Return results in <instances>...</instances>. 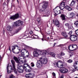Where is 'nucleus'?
I'll return each mask as SVG.
<instances>
[{"instance_id": "de8ad7c7", "label": "nucleus", "mask_w": 78, "mask_h": 78, "mask_svg": "<svg viewBox=\"0 0 78 78\" xmlns=\"http://www.w3.org/2000/svg\"><path fill=\"white\" fill-rule=\"evenodd\" d=\"M30 34H33V31H30Z\"/></svg>"}, {"instance_id": "603ef678", "label": "nucleus", "mask_w": 78, "mask_h": 78, "mask_svg": "<svg viewBox=\"0 0 78 78\" xmlns=\"http://www.w3.org/2000/svg\"><path fill=\"white\" fill-rule=\"evenodd\" d=\"M20 52L19 51V52H15V54H19V53H20Z\"/></svg>"}, {"instance_id": "13d9d810", "label": "nucleus", "mask_w": 78, "mask_h": 78, "mask_svg": "<svg viewBox=\"0 0 78 78\" xmlns=\"http://www.w3.org/2000/svg\"><path fill=\"white\" fill-rule=\"evenodd\" d=\"M76 9H77V10H78V5L77 6Z\"/></svg>"}, {"instance_id": "4be33fe9", "label": "nucleus", "mask_w": 78, "mask_h": 78, "mask_svg": "<svg viewBox=\"0 0 78 78\" xmlns=\"http://www.w3.org/2000/svg\"><path fill=\"white\" fill-rule=\"evenodd\" d=\"M68 49L69 50H71V51H73V47L72 46V44H71L69 46Z\"/></svg>"}, {"instance_id": "4468645a", "label": "nucleus", "mask_w": 78, "mask_h": 78, "mask_svg": "<svg viewBox=\"0 0 78 78\" xmlns=\"http://www.w3.org/2000/svg\"><path fill=\"white\" fill-rule=\"evenodd\" d=\"M61 34L62 35L64 36V37H68L67 34L66 32H62Z\"/></svg>"}, {"instance_id": "c756f323", "label": "nucleus", "mask_w": 78, "mask_h": 78, "mask_svg": "<svg viewBox=\"0 0 78 78\" xmlns=\"http://www.w3.org/2000/svg\"><path fill=\"white\" fill-rule=\"evenodd\" d=\"M46 15H47V16H43V17H47V16H49V15H50V12H49V11H47L46 12Z\"/></svg>"}, {"instance_id": "680f3d73", "label": "nucleus", "mask_w": 78, "mask_h": 78, "mask_svg": "<svg viewBox=\"0 0 78 78\" xmlns=\"http://www.w3.org/2000/svg\"><path fill=\"white\" fill-rule=\"evenodd\" d=\"M43 39H44L43 38L41 39L42 41H44V40H43Z\"/></svg>"}, {"instance_id": "0e129e2a", "label": "nucleus", "mask_w": 78, "mask_h": 78, "mask_svg": "<svg viewBox=\"0 0 78 78\" xmlns=\"http://www.w3.org/2000/svg\"><path fill=\"white\" fill-rule=\"evenodd\" d=\"M75 78H78V77H75Z\"/></svg>"}, {"instance_id": "ddd939ff", "label": "nucleus", "mask_w": 78, "mask_h": 78, "mask_svg": "<svg viewBox=\"0 0 78 78\" xmlns=\"http://www.w3.org/2000/svg\"><path fill=\"white\" fill-rule=\"evenodd\" d=\"M55 24L56 25V26L58 28H59V27H61V26H60L61 24L59 23V21H58V20H55Z\"/></svg>"}, {"instance_id": "39448f33", "label": "nucleus", "mask_w": 78, "mask_h": 78, "mask_svg": "<svg viewBox=\"0 0 78 78\" xmlns=\"http://www.w3.org/2000/svg\"><path fill=\"white\" fill-rule=\"evenodd\" d=\"M56 65L58 67V68H62L63 67V62L59 60L56 63Z\"/></svg>"}, {"instance_id": "423d86ee", "label": "nucleus", "mask_w": 78, "mask_h": 78, "mask_svg": "<svg viewBox=\"0 0 78 78\" xmlns=\"http://www.w3.org/2000/svg\"><path fill=\"white\" fill-rule=\"evenodd\" d=\"M23 22L20 20H18L14 23V25L15 26H21L23 25Z\"/></svg>"}, {"instance_id": "b1692460", "label": "nucleus", "mask_w": 78, "mask_h": 78, "mask_svg": "<svg viewBox=\"0 0 78 78\" xmlns=\"http://www.w3.org/2000/svg\"><path fill=\"white\" fill-rule=\"evenodd\" d=\"M9 67V66H8V65L7 67V73H11V71H9V70H10L11 69H10V68Z\"/></svg>"}, {"instance_id": "4c0bfd02", "label": "nucleus", "mask_w": 78, "mask_h": 78, "mask_svg": "<svg viewBox=\"0 0 78 78\" xmlns=\"http://www.w3.org/2000/svg\"><path fill=\"white\" fill-rule=\"evenodd\" d=\"M72 32H73L72 30L70 31L69 33H68L69 34V35H71V34H72Z\"/></svg>"}, {"instance_id": "6e6d98bb", "label": "nucleus", "mask_w": 78, "mask_h": 78, "mask_svg": "<svg viewBox=\"0 0 78 78\" xmlns=\"http://www.w3.org/2000/svg\"><path fill=\"white\" fill-rule=\"evenodd\" d=\"M1 59H2V56H1V55H0V60H1Z\"/></svg>"}, {"instance_id": "f257e3e1", "label": "nucleus", "mask_w": 78, "mask_h": 78, "mask_svg": "<svg viewBox=\"0 0 78 78\" xmlns=\"http://www.w3.org/2000/svg\"><path fill=\"white\" fill-rule=\"evenodd\" d=\"M40 55H44L42 56L40 58V60H38L37 62V67L38 68H41L42 67L43 64H47V59L46 57L45 56L47 55V51L45 50H42L41 51L39 52Z\"/></svg>"}, {"instance_id": "1a4fd4ad", "label": "nucleus", "mask_w": 78, "mask_h": 78, "mask_svg": "<svg viewBox=\"0 0 78 78\" xmlns=\"http://www.w3.org/2000/svg\"><path fill=\"white\" fill-rule=\"evenodd\" d=\"M19 17V14L17 13L15 14V15H13L11 16L10 18V19H12V20H15V19H17V18Z\"/></svg>"}, {"instance_id": "8fccbe9b", "label": "nucleus", "mask_w": 78, "mask_h": 78, "mask_svg": "<svg viewBox=\"0 0 78 78\" xmlns=\"http://www.w3.org/2000/svg\"><path fill=\"white\" fill-rule=\"evenodd\" d=\"M9 0H7V5H8V3H9Z\"/></svg>"}, {"instance_id": "c03bdc74", "label": "nucleus", "mask_w": 78, "mask_h": 78, "mask_svg": "<svg viewBox=\"0 0 78 78\" xmlns=\"http://www.w3.org/2000/svg\"><path fill=\"white\" fill-rule=\"evenodd\" d=\"M52 75L53 76H56V74L55 73H52Z\"/></svg>"}, {"instance_id": "052dcab7", "label": "nucleus", "mask_w": 78, "mask_h": 78, "mask_svg": "<svg viewBox=\"0 0 78 78\" xmlns=\"http://www.w3.org/2000/svg\"><path fill=\"white\" fill-rule=\"evenodd\" d=\"M47 39H50V38H49V37H48Z\"/></svg>"}, {"instance_id": "79ce46f5", "label": "nucleus", "mask_w": 78, "mask_h": 78, "mask_svg": "<svg viewBox=\"0 0 78 78\" xmlns=\"http://www.w3.org/2000/svg\"><path fill=\"white\" fill-rule=\"evenodd\" d=\"M57 47H63V44H60L59 45L57 46Z\"/></svg>"}, {"instance_id": "4d7b16f0", "label": "nucleus", "mask_w": 78, "mask_h": 78, "mask_svg": "<svg viewBox=\"0 0 78 78\" xmlns=\"http://www.w3.org/2000/svg\"><path fill=\"white\" fill-rule=\"evenodd\" d=\"M20 30H22V27H20Z\"/></svg>"}, {"instance_id": "e433bc0d", "label": "nucleus", "mask_w": 78, "mask_h": 78, "mask_svg": "<svg viewBox=\"0 0 78 78\" xmlns=\"http://www.w3.org/2000/svg\"><path fill=\"white\" fill-rule=\"evenodd\" d=\"M23 58H20V59L19 61H20V62H22V63H23Z\"/></svg>"}, {"instance_id": "dca6fc26", "label": "nucleus", "mask_w": 78, "mask_h": 78, "mask_svg": "<svg viewBox=\"0 0 78 78\" xmlns=\"http://www.w3.org/2000/svg\"><path fill=\"white\" fill-rule=\"evenodd\" d=\"M33 54L34 56V57H37V56H38L39 55V54L38 53L37 51H34L33 53Z\"/></svg>"}, {"instance_id": "37998d69", "label": "nucleus", "mask_w": 78, "mask_h": 78, "mask_svg": "<svg viewBox=\"0 0 78 78\" xmlns=\"http://www.w3.org/2000/svg\"><path fill=\"white\" fill-rule=\"evenodd\" d=\"M65 26H66V27H69V24L68 23H66L65 24Z\"/></svg>"}, {"instance_id": "473e14b6", "label": "nucleus", "mask_w": 78, "mask_h": 78, "mask_svg": "<svg viewBox=\"0 0 78 78\" xmlns=\"http://www.w3.org/2000/svg\"><path fill=\"white\" fill-rule=\"evenodd\" d=\"M62 55H61V54H59L58 55V58H59L60 59H61L62 58Z\"/></svg>"}, {"instance_id": "2f4dec72", "label": "nucleus", "mask_w": 78, "mask_h": 78, "mask_svg": "<svg viewBox=\"0 0 78 78\" xmlns=\"http://www.w3.org/2000/svg\"><path fill=\"white\" fill-rule=\"evenodd\" d=\"M67 62L69 63H71L73 62V60L72 59H69L67 61Z\"/></svg>"}, {"instance_id": "f03ea898", "label": "nucleus", "mask_w": 78, "mask_h": 78, "mask_svg": "<svg viewBox=\"0 0 78 78\" xmlns=\"http://www.w3.org/2000/svg\"><path fill=\"white\" fill-rule=\"evenodd\" d=\"M24 67L23 66H19V65H18L17 67V71L21 73H23V69H24L26 72H30V69H31V68L30 67L29 65L25 63L24 64Z\"/></svg>"}, {"instance_id": "5fc2aeb1", "label": "nucleus", "mask_w": 78, "mask_h": 78, "mask_svg": "<svg viewBox=\"0 0 78 78\" xmlns=\"http://www.w3.org/2000/svg\"><path fill=\"white\" fill-rule=\"evenodd\" d=\"M56 45V43H54V44L53 45H54V47H55V45Z\"/></svg>"}, {"instance_id": "49530a36", "label": "nucleus", "mask_w": 78, "mask_h": 78, "mask_svg": "<svg viewBox=\"0 0 78 78\" xmlns=\"http://www.w3.org/2000/svg\"><path fill=\"white\" fill-rule=\"evenodd\" d=\"M27 62V60H25L24 61H23V63H25Z\"/></svg>"}, {"instance_id": "6e6552de", "label": "nucleus", "mask_w": 78, "mask_h": 78, "mask_svg": "<svg viewBox=\"0 0 78 78\" xmlns=\"http://www.w3.org/2000/svg\"><path fill=\"white\" fill-rule=\"evenodd\" d=\"M59 7V6H57L55 9H54L53 12L55 14H54L55 16H56V15H58L59 14H61V12H60V10L58 11L56 8Z\"/></svg>"}, {"instance_id": "338daca9", "label": "nucleus", "mask_w": 78, "mask_h": 78, "mask_svg": "<svg viewBox=\"0 0 78 78\" xmlns=\"http://www.w3.org/2000/svg\"><path fill=\"white\" fill-rule=\"evenodd\" d=\"M3 32H5V30H4L3 31Z\"/></svg>"}, {"instance_id": "0eeeda50", "label": "nucleus", "mask_w": 78, "mask_h": 78, "mask_svg": "<svg viewBox=\"0 0 78 78\" xmlns=\"http://www.w3.org/2000/svg\"><path fill=\"white\" fill-rule=\"evenodd\" d=\"M70 38L72 41H75L77 40L78 37L77 36L75 35H72L70 36Z\"/></svg>"}, {"instance_id": "c9c22d12", "label": "nucleus", "mask_w": 78, "mask_h": 78, "mask_svg": "<svg viewBox=\"0 0 78 78\" xmlns=\"http://www.w3.org/2000/svg\"><path fill=\"white\" fill-rule=\"evenodd\" d=\"M70 53H71V54L70 55L71 56H72L74 55V52L73 51V52H70Z\"/></svg>"}, {"instance_id": "a19ab883", "label": "nucleus", "mask_w": 78, "mask_h": 78, "mask_svg": "<svg viewBox=\"0 0 78 78\" xmlns=\"http://www.w3.org/2000/svg\"><path fill=\"white\" fill-rule=\"evenodd\" d=\"M75 33L76 34V35H77V36H78V30H76Z\"/></svg>"}, {"instance_id": "72a5a7b5", "label": "nucleus", "mask_w": 78, "mask_h": 78, "mask_svg": "<svg viewBox=\"0 0 78 78\" xmlns=\"http://www.w3.org/2000/svg\"><path fill=\"white\" fill-rule=\"evenodd\" d=\"M30 65L31 67H34V63L32 62L30 64Z\"/></svg>"}, {"instance_id": "412c9836", "label": "nucleus", "mask_w": 78, "mask_h": 78, "mask_svg": "<svg viewBox=\"0 0 78 78\" xmlns=\"http://www.w3.org/2000/svg\"><path fill=\"white\" fill-rule=\"evenodd\" d=\"M65 8L66 9H67L69 11H71L72 9V8L69 6L66 5L65 6Z\"/></svg>"}, {"instance_id": "7c9ffc66", "label": "nucleus", "mask_w": 78, "mask_h": 78, "mask_svg": "<svg viewBox=\"0 0 78 78\" xmlns=\"http://www.w3.org/2000/svg\"><path fill=\"white\" fill-rule=\"evenodd\" d=\"M74 24L76 25V28H78V21H76L75 23Z\"/></svg>"}, {"instance_id": "58836bf2", "label": "nucleus", "mask_w": 78, "mask_h": 78, "mask_svg": "<svg viewBox=\"0 0 78 78\" xmlns=\"http://www.w3.org/2000/svg\"><path fill=\"white\" fill-rule=\"evenodd\" d=\"M60 54H61V56H64V55H65V54L63 52H61Z\"/></svg>"}, {"instance_id": "9d476101", "label": "nucleus", "mask_w": 78, "mask_h": 78, "mask_svg": "<svg viewBox=\"0 0 78 78\" xmlns=\"http://www.w3.org/2000/svg\"><path fill=\"white\" fill-rule=\"evenodd\" d=\"M65 6V2H63L60 5L59 8L61 10H62L64 9V7Z\"/></svg>"}, {"instance_id": "aec40b11", "label": "nucleus", "mask_w": 78, "mask_h": 78, "mask_svg": "<svg viewBox=\"0 0 78 78\" xmlns=\"http://www.w3.org/2000/svg\"><path fill=\"white\" fill-rule=\"evenodd\" d=\"M69 15L72 18H75V14L73 12L71 13Z\"/></svg>"}, {"instance_id": "7ed1b4c3", "label": "nucleus", "mask_w": 78, "mask_h": 78, "mask_svg": "<svg viewBox=\"0 0 78 78\" xmlns=\"http://www.w3.org/2000/svg\"><path fill=\"white\" fill-rule=\"evenodd\" d=\"M48 2H44L42 6L41 9L40 10V12H42L46 11V9L48 7Z\"/></svg>"}, {"instance_id": "6ab92c4d", "label": "nucleus", "mask_w": 78, "mask_h": 78, "mask_svg": "<svg viewBox=\"0 0 78 78\" xmlns=\"http://www.w3.org/2000/svg\"><path fill=\"white\" fill-rule=\"evenodd\" d=\"M73 47V50H76L77 48H78V47H77V45L75 44H72Z\"/></svg>"}, {"instance_id": "e2e57ef3", "label": "nucleus", "mask_w": 78, "mask_h": 78, "mask_svg": "<svg viewBox=\"0 0 78 78\" xmlns=\"http://www.w3.org/2000/svg\"><path fill=\"white\" fill-rule=\"evenodd\" d=\"M2 76V75H0V77H1V76Z\"/></svg>"}, {"instance_id": "864d4df0", "label": "nucleus", "mask_w": 78, "mask_h": 78, "mask_svg": "<svg viewBox=\"0 0 78 78\" xmlns=\"http://www.w3.org/2000/svg\"><path fill=\"white\" fill-rule=\"evenodd\" d=\"M9 50H11V47L9 46Z\"/></svg>"}, {"instance_id": "f704fd0d", "label": "nucleus", "mask_w": 78, "mask_h": 78, "mask_svg": "<svg viewBox=\"0 0 78 78\" xmlns=\"http://www.w3.org/2000/svg\"><path fill=\"white\" fill-rule=\"evenodd\" d=\"M37 20L38 22H39L41 21V18H37Z\"/></svg>"}, {"instance_id": "9b49d317", "label": "nucleus", "mask_w": 78, "mask_h": 78, "mask_svg": "<svg viewBox=\"0 0 78 78\" xmlns=\"http://www.w3.org/2000/svg\"><path fill=\"white\" fill-rule=\"evenodd\" d=\"M60 72L62 73H66L68 72V69L66 68H63L60 70Z\"/></svg>"}, {"instance_id": "f3484780", "label": "nucleus", "mask_w": 78, "mask_h": 78, "mask_svg": "<svg viewBox=\"0 0 78 78\" xmlns=\"http://www.w3.org/2000/svg\"><path fill=\"white\" fill-rule=\"evenodd\" d=\"M9 68H10V70H14V72H15V73L16 74H17V71H16V68H15V67H14V68H12V66H10L9 67Z\"/></svg>"}, {"instance_id": "09e8293b", "label": "nucleus", "mask_w": 78, "mask_h": 78, "mask_svg": "<svg viewBox=\"0 0 78 78\" xmlns=\"http://www.w3.org/2000/svg\"><path fill=\"white\" fill-rule=\"evenodd\" d=\"M19 32V30H17L16 31V33H17Z\"/></svg>"}, {"instance_id": "2eb2a0df", "label": "nucleus", "mask_w": 78, "mask_h": 78, "mask_svg": "<svg viewBox=\"0 0 78 78\" xmlns=\"http://www.w3.org/2000/svg\"><path fill=\"white\" fill-rule=\"evenodd\" d=\"M32 75L31 73L27 74L25 75V77L27 78H33V77H31Z\"/></svg>"}, {"instance_id": "ea45409f", "label": "nucleus", "mask_w": 78, "mask_h": 78, "mask_svg": "<svg viewBox=\"0 0 78 78\" xmlns=\"http://www.w3.org/2000/svg\"><path fill=\"white\" fill-rule=\"evenodd\" d=\"M14 78V76L13 75H11L10 76L9 78Z\"/></svg>"}, {"instance_id": "5701e85b", "label": "nucleus", "mask_w": 78, "mask_h": 78, "mask_svg": "<svg viewBox=\"0 0 78 78\" xmlns=\"http://www.w3.org/2000/svg\"><path fill=\"white\" fill-rule=\"evenodd\" d=\"M11 62L13 66V68H14V69H15L14 67H15V62H14V61L13 60H11Z\"/></svg>"}, {"instance_id": "f8f14e48", "label": "nucleus", "mask_w": 78, "mask_h": 78, "mask_svg": "<svg viewBox=\"0 0 78 78\" xmlns=\"http://www.w3.org/2000/svg\"><path fill=\"white\" fill-rule=\"evenodd\" d=\"M78 61H75L73 63V66L74 67L75 69L78 70L77 69V66L78 65Z\"/></svg>"}, {"instance_id": "a211bd4d", "label": "nucleus", "mask_w": 78, "mask_h": 78, "mask_svg": "<svg viewBox=\"0 0 78 78\" xmlns=\"http://www.w3.org/2000/svg\"><path fill=\"white\" fill-rule=\"evenodd\" d=\"M7 30L9 31H11L12 30V28L11 26L8 25L7 27Z\"/></svg>"}, {"instance_id": "a878e982", "label": "nucleus", "mask_w": 78, "mask_h": 78, "mask_svg": "<svg viewBox=\"0 0 78 78\" xmlns=\"http://www.w3.org/2000/svg\"><path fill=\"white\" fill-rule=\"evenodd\" d=\"M61 17L62 20H66V18L65 17V16L64 15L62 14L61 15Z\"/></svg>"}, {"instance_id": "69168bd1", "label": "nucleus", "mask_w": 78, "mask_h": 78, "mask_svg": "<svg viewBox=\"0 0 78 78\" xmlns=\"http://www.w3.org/2000/svg\"><path fill=\"white\" fill-rule=\"evenodd\" d=\"M19 51H20V49H19Z\"/></svg>"}, {"instance_id": "393cba45", "label": "nucleus", "mask_w": 78, "mask_h": 78, "mask_svg": "<svg viewBox=\"0 0 78 78\" xmlns=\"http://www.w3.org/2000/svg\"><path fill=\"white\" fill-rule=\"evenodd\" d=\"M50 55L52 56V57H53V58H55V53L53 52H50Z\"/></svg>"}, {"instance_id": "a18cd8bd", "label": "nucleus", "mask_w": 78, "mask_h": 78, "mask_svg": "<svg viewBox=\"0 0 78 78\" xmlns=\"http://www.w3.org/2000/svg\"><path fill=\"white\" fill-rule=\"evenodd\" d=\"M60 78H64V75L63 74H62L61 75V76L60 77Z\"/></svg>"}, {"instance_id": "20e7f679", "label": "nucleus", "mask_w": 78, "mask_h": 78, "mask_svg": "<svg viewBox=\"0 0 78 78\" xmlns=\"http://www.w3.org/2000/svg\"><path fill=\"white\" fill-rule=\"evenodd\" d=\"M21 53L22 56H25V57H28L29 56V52L25 49H22L21 51Z\"/></svg>"}, {"instance_id": "3c124183", "label": "nucleus", "mask_w": 78, "mask_h": 78, "mask_svg": "<svg viewBox=\"0 0 78 78\" xmlns=\"http://www.w3.org/2000/svg\"><path fill=\"white\" fill-rule=\"evenodd\" d=\"M14 46H15V47H17L18 48H19V47L17 45H15Z\"/></svg>"}, {"instance_id": "774afa93", "label": "nucleus", "mask_w": 78, "mask_h": 78, "mask_svg": "<svg viewBox=\"0 0 78 78\" xmlns=\"http://www.w3.org/2000/svg\"><path fill=\"white\" fill-rule=\"evenodd\" d=\"M77 16H78V13L77 14Z\"/></svg>"}, {"instance_id": "bb28decb", "label": "nucleus", "mask_w": 78, "mask_h": 78, "mask_svg": "<svg viewBox=\"0 0 78 78\" xmlns=\"http://www.w3.org/2000/svg\"><path fill=\"white\" fill-rule=\"evenodd\" d=\"M13 59H14L15 61H16V62H17L18 63L19 62V60H18V58H17V57L14 56L13 57Z\"/></svg>"}, {"instance_id": "c85d7f7f", "label": "nucleus", "mask_w": 78, "mask_h": 78, "mask_svg": "<svg viewBox=\"0 0 78 78\" xmlns=\"http://www.w3.org/2000/svg\"><path fill=\"white\" fill-rule=\"evenodd\" d=\"M75 2L76 1H75L73 0L70 4V6H73V5H74L75 3Z\"/></svg>"}, {"instance_id": "cd10ccee", "label": "nucleus", "mask_w": 78, "mask_h": 78, "mask_svg": "<svg viewBox=\"0 0 78 78\" xmlns=\"http://www.w3.org/2000/svg\"><path fill=\"white\" fill-rule=\"evenodd\" d=\"M12 52H13V53H15V52H14V50L15 49H16V47H15V46H12Z\"/></svg>"}, {"instance_id": "bf43d9fd", "label": "nucleus", "mask_w": 78, "mask_h": 78, "mask_svg": "<svg viewBox=\"0 0 78 78\" xmlns=\"http://www.w3.org/2000/svg\"><path fill=\"white\" fill-rule=\"evenodd\" d=\"M3 4L4 5H6V3H4Z\"/></svg>"}]
</instances>
